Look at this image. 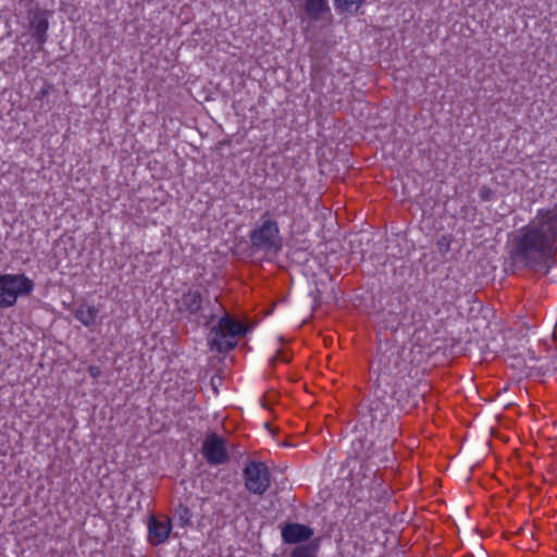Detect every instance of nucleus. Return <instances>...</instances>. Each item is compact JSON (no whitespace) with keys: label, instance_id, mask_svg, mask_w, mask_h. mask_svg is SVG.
Instances as JSON below:
<instances>
[{"label":"nucleus","instance_id":"19","mask_svg":"<svg viewBox=\"0 0 557 557\" xmlns=\"http://www.w3.org/2000/svg\"><path fill=\"white\" fill-rule=\"evenodd\" d=\"M276 360H281L283 362H288L289 358L283 355L282 352H278L276 356L272 358V362H275Z\"/></svg>","mask_w":557,"mask_h":557},{"label":"nucleus","instance_id":"9","mask_svg":"<svg viewBox=\"0 0 557 557\" xmlns=\"http://www.w3.org/2000/svg\"><path fill=\"white\" fill-rule=\"evenodd\" d=\"M312 534L313 532L310 528L299 523H289L282 529V537L289 544L307 541Z\"/></svg>","mask_w":557,"mask_h":557},{"label":"nucleus","instance_id":"13","mask_svg":"<svg viewBox=\"0 0 557 557\" xmlns=\"http://www.w3.org/2000/svg\"><path fill=\"white\" fill-rule=\"evenodd\" d=\"M366 0H334V7L339 13L356 14Z\"/></svg>","mask_w":557,"mask_h":557},{"label":"nucleus","instance_id":"14","mask_svg":"<svg viewBox=\"0 0 557 557\" xmlns=\"http://www.w3.org/2000/svg\"><path fill=\"white\" fill-rule=\"evenodd\" d=\"M311 11H321L322 18L331 15V7L329 0H310Z\"/></svg>","mask_w":557,"mask_h":557},{"label":"nucleus","instance_id":"6","mask_svg":"<svg viewBox=\"0 0 557 557\" xmlns=\"http://www.w3.org/2000/svg\"><path fill=\"white\" fill-rule=\"evenodd\" d=\"M147 528V540L149 544L152 546H159L168 542L172 531V522L166 516H151L149 517Z\"/></svg>","mask_w":557,"mask_h":557},{"label":"nucleus","instance_id":"15","mask_svg":"<svg viewBox=\"0 0 557 557\" xmlns=\"http://www.w3.org/2000/svg\"><path fill=\"white\" fill-rule=\"evenodd\" d=\"M317 547L313 545H301L296 547L293 553L292 557H317Z\"/></svg>","mask_w":557,"mask_h":557},{"label":"nucleus","instance_id":"7","mask_svg":"<svg viewBox=\"0 0 557 557\" xmlns=\"http://www.w3.org/2000/svg\"><path fill=\"white\" fill-rule=\"evenodd\" d=\"M379 363H381V360L379 361ZM371 368H372L373 372H375V371L379 372L377 377H376V386L374 389V399L371 400V403L369 405V410H370L373 419L376 420V419H382L388 412V404L385 401V397L383 395H381L382 391L380 389V386L382 383L387 382L386 376H388L389 373L386 369L381 368L380 364H377V368H375V364L372 363Z\"/></svg>","mask_w":557,"mask_h":557},{"label":"nucleus","instance_id":"1","mask_svg":"<svg viewBox=\"0 0 557 557\" xmlns=\"http://www.w3.org/2000/svg\"><path fill=\"white\" fill-rule=\"evenodd\" d=\"M557 237V205L553 210L541 213L537 221L531 223L512 239L511 253L521 262L541 258L550 250Z\"/></svg>","mask_w":557,"mask_h":557},{"label":"nucleus","instance_id":"16","mask_svg":"<svg viewBox=\"0 0 557 557\" xmlns=\"http://www.w3.org/2000/svg\"><path fill=\"white\" fill-rule=\"evenodd\" d=\"M310 0H305L304 10L307 16L311 20L318 21L322 18L321 11H311L309 7Z\"/></svg>","mask_w":557,"mask_h":557},{"label":"nucleus","instance_id":"17","mask_svg":"<svg viewBox=\"0 0 557 557\" xmlns=\"http://www.w3.org/2000/svg\"><path fill=\"white\" fill-rule=\"evenodd\" d=\"M89 375L94 379H97L100 376L101 374V371H100V368L97 367V366H89L88 369H87Z\"/></svg>","mask_w":557,"mask_h":557},{"label":"nucleus","instance_id":"3","mask_svg":"<svg viewBox=\"0 0 557 557\" xmlns=\"http://www.w3.org/2000/svg\"><path fill=\"white\" fill-rule=\"evenodd\" d=\"M245 331L240 322L224 315L219 320L218 325L211 329L209 343L218 351H227L235 347L237 336L243 335Z\"/></svg>","mask_w":557,"mask_h":557},{"label":"nucleus","instance_id":"20","mask_svg":"<svg viewBox=\"0 0 557 557\" xmlns=\"http://www.w3.org/2000/svg\"><path fill=\"white\" fill-rule=\"evenodd\" d=\"M491 194H492V191H491V190H488V189H483V190H482V197H483V199L488 200V199H490V197H491Z\"/></svg>","mask_w":557,"mask_h":557},{"label":"nucleus","instance_id":"11","mask_svg":"<svg viewBox=\"0 0 557 557\" xmlns=\"http://www.w3.org/2000/svg\"><path fill=\"white\" fill-rule=\"evenodd\" d=\"M99 314L98 308L86 304L79 305L74 312L75 318L85 326H92L96 324Z\"/></svg>","mask_w":557,"mask_h":557},{"label":"nucleus","instance_id":"10","mask_svg":"<svg viewBox=\"0 0 557 557\" xmlns=\"http://www.w3.org/2000/svg\"><path fill=\"white\" fill-rule=\"evenodd\" d=\"M30 27L33 36L39 45H44L47 40V30L49 27L48 18L41 11H36L30 18Z\"/></svg>","mask_w":557,"mask_h":557},{"label":"nucleus","instance_id":"18","mask_svg":"<svg viewBox=\"0 0 557 557\" xmlns=\"http://www.w3.org/2000/svg\"><path fill=\"white\" fill-rule=\"evenodd\" d=\"M437 245L442 252H446L449 249V242L445 237L441 238Z\"/></svg>","mask_w":557,"mask_h":557},{"label":"nucleus","instance_id":"5","mask_svg":"<svg viewBox=\"0 0 557 557\" xmlns=\"http://www.w3.org/2000/svg\"><path fill=\"white\" fill-rule=\"evenodd\" d=\"M244 480L249 492L261 495L270 486L269 468L261 461H249L244 469Z\"/></svg>","mask_w":557,"mask_h":557},{"label":"nucleus","instance_id":"12","mask_svg":"<svg viewBox=\"0 0 557 557\" xmlns=\"http://www.w3.org/2000/svg\"><path fill=\"white\" fill-rule=\"evenodd\" d=\"M201 308V297L197 290H188L181 300V309L190 313H197Z\"/></svg>","mask_w":557,"mask_h":557},{"label":"nucleus","instance_id":"2","mask_svg":"<svg viewBox=\"0 0 557 557\" xmlns=\"http://www.w3.org/2000/svg\"><path fill=\"white\" fill-rule=\"evenodd\" d=\"M34 287L33 280L25 274H1L0 308L13 307L20 297L29 296Z\"/></svg>","mask_w":557,"mask_h":557},{"label":"nucleus","instance_id":"4","mask_svg":"<svg viewBox=\"0 0 557 557\" xmlns=\"http://www.w3.org/2000/svg\"><path fill=\"white\" fill-rule=\"evenodd\" d=\"M250 239L253 247L269 255H276L282 249L277 223L269 213L263 214L261 224L252 231Z\"/></svg>","mask_w":557,"mask_h":557},{"label":"nucleus","instance_id":"8","mask_svg":"<svg viewBox=\"0 0 557 557\" xmlns=\"http://www.w3.org/2000/svg\"><path fill=\"white\" fill-rule=\"evenodd\" d=\"M202 451L207 461L212 465L223 463L227 459L225 441L215 434L205 440Z\"/></svg>","mask_w":557,"mask_h":557}]
</instances>
